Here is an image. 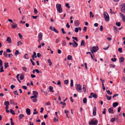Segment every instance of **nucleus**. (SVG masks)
Returning a JSON list of instances; mask_svg holds the SVG:
<instances>
[{
    "label": "nucleus",
    "mask_w": 125,
    "mask_h": 125,
    "mask_svg": "<svg viewBox=\"0 0 125 125\" xmlns=\"http://www.w3.org/2000/svg\"><path fill=\"white\" fill-rule=\"evenodd\" d=\"M106 91L107 92V94H109L111 95L112 94V92H110L109 90Z\"/></svg>",
    "instance_id": "43"
},
{
    "label": "nucleus",
    "mask_w": 125,
    "mask_h": 125,
    "mask_svg": "<svg viewBox=\"0 0 125 125\" xmlns=\"http://www.w3.org/2000/svg\"><path fill=\"white\" fill-rule=\"evenodd\" d=\"M22 88L25 90H27V86H23L22 87Z\"/></svg>",
    "instance_id": "63"
},
{
    "label": "nucleus",
    "mask_w": 125,
    "mask_h": 125,
    "mask_svg": "<svg viewBox=\"0 0 125 125\" xmlns=\"http://www.w3.org/2000/svg\"><path fill=\"white\" fill-rule=\"evenodd\" d=\"M73 42L74 43V44L73 43V46L74 47H77L78 45L77 43L75 42L74 40H73Z\"/></svg>",
    "instance_id": "14"
},
{
    "label": "nucleus",
    "mask_w": 125,
    "mask_h": 125,
    "mask_svg": "<svg viewBox=\"0 0 125 125\" xmlns=\"http://www.w3.org/2000/svg\"><path fill=\"white\" fill-rule=\"evenodd\" d=\"M84 42L83 40H82L81 43V46H82V45H84Z\"/></svg>",
    "instance_id": "42"
},
{
    "label": "nucleus",
    "mask_w": 125,
    "mask_h": 125,
    "mask_svg": "<svg viewBox=\"0 0 125 125\" xmlns=\"http://www.w3.org/2000/svg\"><path fill=\"white\" fill-rule=\"evenodd\" d=\"M115 118H111L110 119V121L112 122H115Z\"/></svg>",
    "instance_id": "32"
},
{
    "label": "nucleus",
    "mask_w": 125,
    "mask_h": 125,
    "mask_svg": "<svg viewBox=\"0 0 125 125\" xmlns=\"http://www.w3.org/2000/svg\"><path fill=\"white\" fill-rule=\"evenodd\" d=\"M20 44H22V42H21V41H19L17 42V46H19Z\"/></svg>",
    "instance_id": "50"
},
{
    "label": "nucleus",
    "mask_w": 125,
    "mask_h": 125,
    "mask_svg": "<svg viewBox=\"0 0 125 125\" xmlns=\"http://www.w3.org/2000/svg\"><path fill=\"white\" fill-rule=\"evenodd\" d=\"M116 59L115 58H112L111 59V61L113 62H115L116 60Z\"/></svg>",
    "instance_id": "48"
},
{
    "label": "nucleus",
    "mask_w": 125,
    "mask_h": 125,
    "mask_svg": "<svg viewBox=\"0 0 125 125\" xmlns=\"http://www.w3.org/2000/svg\"><path fill=\"white\" fill-rule=\"evenodd\" d=\"M99 48L98 46H93L91 49L90 50L91 52L92 53H93L94 52H97Z\"/></svg>",
    "instance_id": "3"
},
{
    "label": "nucleus",
    "mask_w": 125,
    "mask_h": 125,
    "mask_svg": "<svg viewBox=\"0 0 125 125\" xmlns=\"http://www.w3.org/2000/svg\"><path fill=\"white\" fill-rule=\"evenodd\" d=\"M0 72L1 73L2 72H4V71L3 70V66H0Z\"/></svg>",
    "instance_id": "34"
},
{
    "label": "nucleus",
    "mask_w": 125,
    "mask_h": 125,
    "mask_svg": "<svg viewBox=\"0 0 125 125\" xmlns=\"http://www.w3.org/2000/svg\"><path fill=\"white\" fill-rule=\"evenodd\" d=\"M104 16L105 20L106 21H109V18L108 14L106 12H104Z\"/></svg>",
    "instance_id": "4"
},
{
    "label": "nucleus",
    "mask_w": 125,
    "mask_h": 125,
    "mask_svg": "<svg viewBox=\"0 0 125 125\" xmlns=\"http://www.w3.org/2000/svg\"><path fill=\"white\" fill-rule=\"evenodd\" d=\"M96 108L95 107H94L93 109V115L95 116L96 115Z\"/></svg>",
    "instance_id": "10"
},
{
    "label": "nucleus",
    "mask_w": 125,
    "mask_h": 125,
    "mask_svg": "<svg viewBox=\"0 0 125 125\" xmlns=\"http://www.w3.org/2000/svg\"><path fill=\"white\" fill-rule=\"evenodd\" d=\"M46 105L47 106L50 105V102H48L46 103Z\"/></svg>",
    "instance_id": "61"
},
{
    "label": "nucleus",
    "mask_w": 125,
    "mask_h": 125,
    "mask_svg": "<svg viewBox=\"0 0 125 125\" xmlns=\"http://www.w3.org/2000/svg\"><path fill=\"white\" fill-rule=\"evenodd\" d=\"M19 54V51L18 50H16L15 52V54L17 55Z\"/></svg>",
    "instance_id": "62"
},
{
    "label": "nucleus",
    "mask_w": 125,
    "mask_h": 125,
    "mask_svg": "<svg viewBox=\"0 0 125 125\" xmlns=\"http://www.w3.org/2000/svg\"><path fill=\"white\" fill-rule=\"evenodd\" d=\"M113 27L114 28V30L115 33H117L118 30L117 28L115 26H114Z\"/></svg>",
    "instance_id": "26"
},
{
    "label": "nucleus",
    "mask_w": 125,
    "mask_h": 125,
    "mask_svg": "<svg viewBox=\"0 0 125 125\" xmlns=\"http://www.w3.org/2000/svg\"><path fill=\"white\" fill-rule=\"evenodd\" d=\"M30 60V61L32 63V65L34 66L35 65V63H34V62H33V61H32V59H31Z\"/></svg>",
    "instance_id": "53"
},
{
    "label": "nucleus",
    "mask_w": 125,
    "mask_h": 125,
    "mask_svg": "<svg viewBox=\"0 0 125 125\" xmlns=\"http://www.w3.org/2000/svg\"><path fill=\"white\" fill-rule=\"evenodd\" d=\"M83 103L84 104H85L87 102V99L86 98H83Z\"/></svg>",
    "instance_id": "31"
},
{
    "label": "nucleus",
    "mask_w": 125,
    "mask_h": 125,
    "mask_svg": "<svg viewBox=\"0 0 125 125\" xmlns=\"http://www.w3.org/2000/svg\"><path fill=\"white\" fill-rule=\"evenodd\" d=\"M98 123V120L92 119L90 122H89V124L90 125H97Z\"/></svg>",
    "instance_id": "1"
},
{
    "label": "nucleus",
    "mask_w": 125,
    "mask_h": 125,
    "mask_svg": "<svg viewBox=\"0 0 125 125\" xmlns=\"http://www.w3.org/2000/svg\"><path fill=\"white\" fill-rule=\"evenodd\" d=\"M10 104H11L14 105L15 103L13 100L10 99Z\"/></svg>",
    "instance_id": "23"
},
{
    "label": "nucleus",
    "mask_w": 125,
    "mask_h": 125,
    "mask_svg": "<svg viewBox=\"0 0 125 125\" xmlns=\"http://www.w3.org/2000/svg\"><path fill=\"white\" fill-rule=\"evenodd\" d=\"M56 8L58 11L59 13H61L62 12V10L61 7V4H56Z\"/></svg>",
    "instance_id": "2"
},
{
    "label": "nucleus",
    "mask_w": 125,
    "mask_h": 125,
    "mask_svg": "<svg viewBox=\"0 0 125 125\" xmlns=\"http://www.w3.org/2000/svg\"><path fill=\"white\" fill-rule=\"evenodd\" d=\"M116 24L117 26L119 27L120 26L121 24L120 22H116Z\"/></svg>",
    "instance_id": "45"
},
{
    "label": "nucleus",
    "mask_w": 125,
    "mask_h": 125,
    "mask_svg": "<svg viewBox=\"0 0 125 125\" xmlns=\"http://www.w3.org/2000/svg\"><path fill=\"white\" fill-rule=\"evenodd\" d=\"M3 66L2 61L0 59V66Z\"/></svg>",
    "instance_id": "55"
},
{
    "label": "nucleus",
    "mask_w": 125,
    "mask_h": 125,
    "mask_svg": "<svg viewBox=\"0 0 125 125\" xmlns=\"http://www.w3.org/2000/svg\"><path fill=\"white\" fill-rule=\"evenodd\" d=\"M38 39L39 40H42V34L41 32H40L38 35Z\"/></svg>",
    "instance_id": "8"
},
{
    "label": "nucleus",
    "mask_w": 125,
    "mask_h": 125,
    "mask_svg": "<svg viewBox=\"0 0 125 125\" xmlns=\"http://www.w3.org/2000/svg\"><path fill=\"white\" fill-rule=\"evenodd\" d=\"M23 70L25 72H26L27 68L25 67H23L22 68Z\"/></svg>",
    "instance_id": "37"
},
{
    "label": "nucleus",
    "mask_w": 125,
    "mask_h": 125,
    "mask_svg": "<svg viewBox=\"0 0 125 125\" xmlns=\"http://www.w3.org/2000/svg\"><path fill=\"white\" fill-rule=\"evenodd\" d=\"M48 62L49 63V65L50 66L52 64V62L51 61L50 59H48L47 60Z\"/></svg>",
    "instance_id": "38"
},
{
    "label": "nucleus",
    "mask_w": 125,
    "mask_h": 125,
    "mask_svg": "<svg viewBox=\"0 0 125 125\" xmlns=\"http://www.w3.org/2000/svg\"><path fill=\"white\" fill-rule=\"evenodd\" d=\"M121 11L125 14V3H123L121 5Z\"/></svg>",
    "instance_id": "5"
},
{
    "label": "nucleus",
    "mask_w": 125,
    "mask_h": 125,
    "mask_svg": "<svg viewBox=\"0 0 125 125\" xmlns=\"http://www.w3.org/2000/svg\"><path fill=\"white\" fill-rule=\"evenodd\" d=\"M60 104H62L63 105H64V106L65 105H66V104L65 103L63 102L62 101H61L60 102Z\"/></svg>",
    "instance_id": "54"
},
{
    "label": "nucleus",
    "mask_w": 125,
    "mask_h": 125,
    "mask_svg": "<svg viewBox=\"0 0 125 125\" xmlns=\"http://www.w3.org/2000/svg\"><path fill=\"white\" fill-rule=\"evenodd\" d=\"M26 112L27 114L28 115H30L31 114L30 110L28 108H27L26 109Z\"/></svg>",
    "instance_id": "12"
},
{
    "label": "nucleus",
    "mask_w": 125,
    "mask_h": 125,
    "mask_svg": "<svg viewBox=\"0 0 125 125\" xmlns=\"http://www.w3.org/2000/svg\"><path fill=\"white\" fill-rule=\"evenodd\" d=\"M4 65V66L6 69H7L9 66L8 63V62H5Z\"/></svg>",
    "instance_id": "27"
},
{
    "label": "nucleus",
    "mask_w": 125,
    "mask_h": 125,
    "mask_svg": "<svg viewBox=\"0 0 125 125\" xmlns=\"http://www.w3.org/2000/svg\"><path fill=\"white\" fill-rule=\"evenodd\" d=\"M33 95H38V93L37 92L35 91H33Z\"/></svg>",
    "instance_id": "35"
},
{
    "label": "nucleus",
    "mask_w": 125,
    "mask_h": 125,
    "mask_svg": "<svg viewBox=\"0 0 125 125\" xmlns=\"http://www.w3.org/2000/svg\"><path fill=\"white\" fill-rule=\"evenodd\" d=\"M11 52V51L10 50V49H9L8 48L7 49L6 52Z\"/></svg>",
    "instance_id": "57"
},
{
    "label": "nucleus",
    "mask_w": 125,
    "mask_h": 125,
    "mask_svg": "<svg viewBox=\"0 0 125 125\" xmlns=\"http://www.w3.org/2000/svg\"><path fill=\"white\" fill-rule=\"evenodd\" d=\"M4 105L5 106L9 105L10 104V103L8 101H5L4 103Z\"/></svg>",
    "instance_id": "17"
},
{
    "label": "nucleus",
    "mask_w": 125,
    "mask_h": 125,
    "mask_svg": "<svg viewBox=\"0 0 125 125\" xmlns=\"http://www.w3.org/2000/svg\"><path fill=\"white\" fill-rule=\"evenodd\" d=\"M50 29L51 30L55 31V28H52V26H51L50 27Z\"/></svg>",
    "instance_id": "47"
},
{
    "label": "nucleus",
    "mask_w": 125,
    "mask_h": 125,
    "mask_svg": "<svg viewBox=\"0 0 125 125\" xmlns=\"http://www.w3.org/2000/svg\"><path fill=\"white\" fill-rule=\"evenodd\" d=\"M6 41L8 42L9 43H10L11 42V40L10 37H7Z\"/></svg>",
    "instance_id": "15"
},
{
    "label": "nucleus",
    "mask_w": 125,
    "mask_h": 125,
    "mask_svg": "<svg viewBox=\"0 0 125 125\" xmlns=\"http://www.w3.org/2000/svg\"><path fill=\"white\" fill-rule=\"evenodd\" d=\"M118 103L117 102H115L113 104V106L114 107H116L118 106Z\"/></svg>",
    "instance_id": "16"
},
{
    "label": "nucleus",
    "mask_w": 125,
    "mask_h": 125,
    "mask_svg": "<svg viewBox=\"0 0 125 125\" xmlns=\"http://www.w3.org/2000/svg\"><path fill=\"white\" fill-rule=\"evenodd\" d=\"M90 17H92L93 18L94 17V15L92 13L91 11H90Z\"/></svg>",
    "instance_id": "40"
},
{
    "label": "nucleus",
    "mask_w": 125,
    "mask_h": 125,
    "mask_svg": "<svg viewBox=\"0 0 125 125\" xmlns=\"http://www.w3.org/2000/svg\"><path fill=\"white\" fill-rule=\"evenodd\" d=\"M105 96L107 98V100H110L111 99L112 97L111 96H109L107 94H106Z\"/></svg>",
    "instance_id": "25"
},
{
    "label": "nucleus",
    "mask_w": 125,
    "mask_h": 125,
    "mask_svg": "<svg viewBox=\"0 0 125 125\" xmlns=\"http://www.w3.org/2000/svg\"><path fill=\"white\" fill-rule=\"evenodd\" d=\"M42 56L41 54L39 53H38L37 54V56L39 57Z\"/></svg>",
    "instance_id": "59"
},
{
    "label": "nucleus",
    "mask_w": 125,
    "mask_h": 125,
    "mask_svg": "<svg viewBox=\"0 0 125 125\" xmlns=\"http://www.w3.org/2000/svg\"><path fill=\"white\" fill-rule=\"evenodd\" d=\"M65 6L66 7L68 8H69L70 6H69V4L68 3H66L65 4Z\"/></svg>",
    "instance_id": "52"
},
{
    "label": "nucleus",
    "mask_w": 125,
    "mask_h": 125,
    "mask_svg": "<svg viewBox=\"0 0 125 125\" xmlns=\"http://www.w3.org/2000/svg\"><path fill=\"white\" fill-rule=\"evenodd\" d=\"M50 91V92H54V91L53 90V87L52 86H50L49 87Z\"/></svg>",
    "instance_id": "19"
},
{
    "label": "nucleus",
    "mask_w": 125,
    "mask_h": 125,
    "mask_svg": "<svg viewBox=\"0 0 125 125\" xmlns=\"http://www.w3.org/2000/svg\"><path fill=\"white\" fill-rule=\"evenodd\" d=\"M78 30H79L80 31L81 30V29L80 27H76L74 31L76 32H78Z\"/></svg>",
    "instance_id": "11"
},
{
    "label": "nucleus",
    "mask_w": 125,
    "mask_h": 125,
    "mask_svg": "<svg viewBox=\"0 0 125 125\" xmlns=\"http://www.w3.org/2000/svg\"><path fill=\"white\" fill-rule=\"evenodd\" d=\"M57 84L59 85V86L60 87H62V86L61 84V82L60 80H58L57 81Z\"/></svg>",
    "instance_id": "21"
},
{
    "label": "nucleus",
    "mask_w": 125,
    "mask_h": 125,
    "mask_svg": "<svg viewBox=\"0 0 125 125\" xmlns=\"http://www.w3.org/2000/svg\"><path fill=\"white\" fill-rule=\"evenodd\" d=\"M3 55H4L6 57H7L8 56V54L5 51L3 52Z\"/></svg>",
    "instance_id": "44"
},
{
    "label": "nucleus",
    "mask_w": 125,
    "mask_h": 125,
    "mask_svg": "<svg viewBox=\"0 0 125 125\" xmlns=\"http://www.w3.org/2000/svg\"><path fill=\"white\" fill-rule=\"evenodd\" d=\"M124 60V59L123 57H121L119 59V61L120 62H123Z\"/></svg>",
    "instance_id": "20"
},
{
    "label": "nucleus",
    "mask_w": 125,
    "mask_h": 125,
    "mask_svg": "<svg viewBox=\"0 0 125 125\" xmlns=\"http://www.w3.org/2000/svg\"><path fill=\"white\" fill-rule=\"evenodd\" d=\"M24 76L23 74H21L20 76V79L21 80H23L24 78Z\"/></svg>",
    "instance_id": "22"
},
{
    "label": "nucleus",
    "mask_w": 125,
    "mask_h": 125,
    "mask_svg": "<svg viewBox=\"0 0 125 125\" xmlns=\"http://www.w3.org/2000/svg\"><path fill=\"white\" fill-rule=\"evenodd\" d=\"M122 49L121 48H119L118 49V51L120 53H122Z\"/></svg>",
    "instance_id": "58"
},
{
    "label": "nucleus",
    "mask_w": 125,
    "mask_h": 125,
    "mask_svg": "<svg viewBox=\"0 0 125 125\" xmlns=\"http://www.w3.org/2000/svg\"><path fill=\"white\" fill-rule=\"evenodd\" d=\"M24 116V115L23 114H20L19 115V119H22L23 117Z\"/></svg>",
    "instance_id": "30"
},
{
    "label": "nucleus",
    "mask_w": 125,
    "mask_h": 125,
    "mask_svg": "<svg viewBox=\"0 0 125 125\" xmlns=\"http://www.w3.org/2000/svg\"><path fill=\"white\" fill-rule=\"evenodd\" d=\"M61 31L62 33L63 34L66 33L65 32V31H64V29L63 28H62L61 29Z\"/></svg>",
    "instance_id": "60"
},
{
    "label": "nucleus",
    "mask_w": 125,
    "mask_h": 125,
    "mask_svg": "<svg viewBox=\"0 0 125 125\" xmlns=\"http://www.w3.org/2000/svg\"><path fill=\"white\" fill-rule=\"evenodd\" d=\"M10 87L12 89H13V88L15 87V86L13 85H12Z\"/></svg>",
    "instance_id": "64"
},
{
    "label": "nucleus",
    "mask_w": 125,
    "mask_h": 125,
    "mask_svg": "<svg viewBox=\"0 0 125 125\" xmlns=\"http://www.w3.org/2000/svg\"><path fill=\"white\" fill-rule=\"evenodd\" d=\"M75 88L77 91L81 90V87L80 84H77L76 85Z\"/></svg>",
    "instance_id": "7"
},
{
    "label": "nucleus",
    "mask_w": 125,
    "mask_h": 125,
    "mask_svg": "<svg viewBox=\"0 0 125 125\" xmlns=\"http://www.w3.org/2000/svg\"><path fill=\"white\" fill-rule=\"evenodd\" d=\"M24 58L27 59H29V57L27 54H25L24 56Z\"/></svg>",
    "instance_id": "28"
},
{
    "label": "nucleus",
    "mask_w": 125,
    "mask_h": 125,
    "mask_svg": "<svg viewBox=\"0 0 125 125\" xmlns=\"http://www.w3.org/2000/svg\"><path fill=\"white\" fill-rule=\"evenodd\" d=\"M113 108L112 107H111L109 108L108 109V111L109 113L112 114H113L114 113L113 110Z\"/></svg>",
    "instance_id": "13"
},
{
    "label": "nucleus",
    "mask_w": 125,
    "mask_h": 125,
    "mask_svg": "<svg viewBox=\"0 0 125 125\" xmlns=\"http://www.w3.org/2000/svg\"><path fill=\"white\" fill-rule=\"evenodd\" d=\"M10 25L12 26V28H13L14 29H15V28L17 26V24L15 23H14L13 25L12 24H11Z\"/></svg>",
    "instance_id": "18"
},
{
    "label": "nucleus",
    "mask_w": 125,
    "mask_h": 125,
    "mask_svg": "<svg viewBox=\"0 0 125 125\" xmlns=\"http://www.w3.org/2000/svg\"><path fill=\"white\" fill-rule=\"evenodd\" d=\"M62 44L64 46H65L66 45V43L65 41H62Z\"/></svg>",
    "instance_id": "46"
},
{
    "label": "nucleus",
    "mask_w": 125,
    "mask_h": 125,
    "mask_svg": "<svg viewBox=\"0 0 125 125\" xmlns=\"http://www.w3.org/2000/svg\"><path fill=\"white\" fill-rule=\"evenodd\" d=\"M37 97V95H34L33 96H31L30 97V98L31 99H32V98H36Z\"/></svg>",
    "instance_id": "39"
},
{
    "label": "nucleus",
    "mask_w": 125,
    "mask_h": 125,
    "mask_svg": "<svg viewBox=\"0 0 125 125\" xmlns=\"http://www.w3.org/2000/svg\"><path fill=\"white\" fill-rule=\"evenodd\" d=\"M34 13L36 14H37L38 13V11L35 8L34 9Z\"/></svg>",
    "instance_id": "56"
},
{
    "label": "nucleus",
    "mask_w": 125,
    "mask_h": 125,
    "mask_svg": "<svg viewBox=\"0 0 125 125\" xmlns=\"http://www.w3.org/2000/svg\"><path fill=\"white\" fill-rule=\"evenodd\" d=\"M68 81L67 80H66L64 81V83L65 84H68Z\"/></svg>",
    "instance_id": "51"
},
{
    "label": "nucleus",
    "mask_w": 125,
    "mask_h": 125,
    "mask_svg": "<svg viewBox=\"0 0 125 125\" xmlns=\"http://www.w3.org/2000/svg\"><path fill=\"white\" fill-rule=\"evenodd\" d=\"M92 97L94 98H96L97 97V95L95 94H94L93 93V94L92 95Z\"/></svg>",
    "instance_id": "29"
},
{
    "label": "nucleus",
    "mask_w": 125,
    "mask_h": 125,
    "mask_svg": "<svg viewBox=\"0 0 125 125\" xmlns=\"http://www.w3.org/2000/svg\"><path fill=\"white\" fill-rule=\"evenodd\" d=\"M72 38L73 39L75 40H76V41H77V42H78V41L77 38V37H73Z\"/></svg>",
    "instance_id": "49"
},
{
    "label": "nucleus",
    "mask_w": 125,
    "mask_h": 125,
    "mask_svg": "<svg viewBox=\"0 0 125 125\" xmlns=\"http://www.w3.org/2000/svg\"><path fill=\"white\" fill-rule=\"evenodd\" d=\"M121 17V18L122 20L124 22H125V16L121 13H119Z\"/></svg>",
    "instance_id": "6"
},
{
    "label": "nucleus",
    "mask_w": 125,
    "mask_h": 125,
    "mask_svg": "<svg viewBox=\"0 0 125 125\" xmlns=\"http://www.w3.org/2000/svg\"><path fill=\"white\" fill-rule=\"evenodd\" d=\"M70 85L71 87H73V80L72 79L71 80Z\"/></svg>",
    "instance_id": "36"
},
{
    "label": "nucleus",
    "mask_w": 125,
    "mask_h": 125,
    "mask_svg": "<svg viewBox=\"0 0 125 125\" xmlns=\"http://www.w3.org/2000/svg\"><path fill=\"white\" fill-rule=\"evenodd\" d=\"M67 59L68 60H72V56L70 55H68L67 56Z\"/></svg>",
    "instance_id": "24"
},
{
    "label": "nucleus",
    "mask_w": 125,
    "mask_h": 125,
    "mask_svg": "<svg viewBox=\"0 0 125 125\" xmlns=\"http://www.w3.org/2000/svg\"><path fill=\"white\" fill-rule=\"evenodd\" d=\"M74 23L75 26L77 27L79 25L80 23L78 20H76L74 21Z\"/></svg>",
    "instance_id": "9"
},
{
    "label": "nucleus",
    "mask_w": 125,
    "mask_h": 125,
    "mask_svg": "<svg viewBox=\"0 0 125 125\" xmlns=\"http://www.w3.org/2000/svg\"><path fill=\"white\" fill-rule=\"evenodd\" d=\"M83 89L84 92H86V89L85 87V85H83Z\"/></svg>",
    "instance_id": "41"
},
{
    "label": "nucleus",
    "mask_w": 125,
    "mask_h": 125,
    "mask_svg": "<svg viewBox=\"0 0 125 125\" xmlns=\"http://www.w3.org/2000/svg\"><path fill=\"white\" fill-rule=\"evenodd\" d=\"M10 113L13 115H14L15 113L14 112V111L12 109H11L10 110Z\"/></svg>",
    "instance_id": "33"
}]
</instances>
